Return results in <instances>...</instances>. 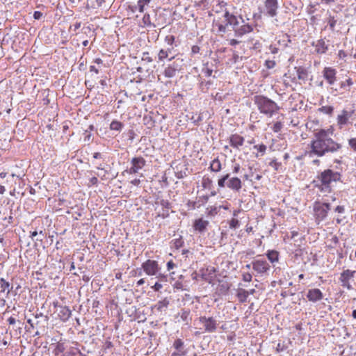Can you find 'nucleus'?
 <instances>
[{"mask_svg": "<svg viewBox=\"0 0 356 356\" xmlns=\"http://www.w3.org/2000/svg\"><path fill=\"white\" fill-rule=\"evenodd\" d=\"M223 16L225 24H222L218 22L213 23V26L217 27V32L218 34L222 35L225 33L227 26H231L232 27L234 35L238 38H241L244 35L251 33L254 29L253 24L246 22L241 16H235L227 11L224 13Z\"/></svg>", "mask_w": 356, "mask_h": 356, "instance_id": "obj_2", "label": "nucleus"}, {"mask_svg": "<svg viewBox=\"0 0 356 356\" xmlns=\"http://www.w3.org/2000/svg\"><path fill=\"white\" fill-rule=\"evenodd\" d=\"M353 84L351 79H348L345 82L341 83V88H345L346 86H351Z\"/></svg>", "mask_w": 356, "mask_h": 356, "instance_id": "obj_47", "label": "nucleus"}, {"mask_svg": "<svg viewBox=\"0 0 356 356\" xmlns=\"http://www.w3.org/2000/svg\"><path fill=\"white\" fill-rule=\"evenodd\" d=\"M265 65L267 68L271 69L275 67V62L274 60H266Z\"/></svg>", "mask_w": 356, "mask_h": 356, "instance_id": "obj_46", "label": "nucleus"}, {"mask_svg": "<svg viewBox=\"0 0 356 356\" xmlns=\"http://www.w3.org/2000/svg\"><path fill=\"white\" fill-rule=\"evenodd\" d=\"M208 225V220H203L202 218H199L195 220L193 227L196 231L202 232L206 229Z\"/></svg>", "mask_w": 356, "mask_h": 356, "instance_id": "obj_19", "label": "nucleus"}, {"mask_svg": "<svg viewBox=\"0 0 356 356\" xmlns=\"http://www.w3.org/2000/svg\"><path fill=\"white\" fill-rule=\"evenodd\" d=\"M238 297L241 302H244L246 301V300L248 297V292H246V290H241L238 293Z\"/></svg>", "mask_w": 356, "mask_h": 356, "instance_id": "obj_38", "label": "nucleus"}, {"mask_svg": "<svg viewBox=\"0 0 356 356\" xmlns=\"http://www.w3.org/2000/svg\"><path fill=\"white\" fill-rule=\"evenodd\" d=\"M174 47H168L165 49H161L158 54V59L159 61L163 60L165 58H168L172 54Z\"/></svg>", "mask_w": 356, "mask_h": 356, "instance_id": "obj_20", "label": "nucleus"}, {"mask_svg": "<svg viewBox=\"0 0 356 356\" xmlns=\"http://www.w3.org/2000/svg\"><path fill=\"white\" fill-rule=\"evenodd\" d=\"M65 350V347L63 343L58 342L55 348L54 353L56 355H59L63 353Z\"/></svg>", "mask_w": 356, "mask_h": 356, "instance_id": "obj_35", "label": "nucleus"}, {"mask_svg": "<svg viewBox=\"0 0 356 356\" xmlns=\"http://www.w3.org/2000/svg\"><path fill=\"white\" fill-rule=\"evenodd\" d=\"M175 264L173 263L172 261H169L168 263H167V269L168 270L172 269L174 267H175Z\"/></svg>", "mask_w": 356, "mask_h": 356, "instance_id": "obj_58", "label": "nucleus"}, {"mask_svg": "<svg viewBox=\"0 0 356 356\" xmlns=\"http://www.w3.org/2000/svg\"><path fill=\"white\" fill-rule=\"evenodd\" d=\"M199 321L203 324L205 332L210 333L216 332L218 323L213 317L200 316Z\"/></svg>", "mask_w": 356, "mask_h": 356, "instance_id": "obj_10", "label": "nucleus"}, {"mask_svg": "<svg viewBox=\"0 0 356 356\" xmlns=\"http://www.w3.org/2000/svg\"><path fill=\"white\" fill-rule=\"evenodd\" d=\"M72 312L67 307H60L58 316L63 322L67 321L71 316Z\"/></svg>", "mask_w": 356, "mask_h": 356, "instance_id": "obj_21", "label": "nucleus"}, {"mask_svg": "<svg viewBox=\"0 0 356 356\" xmlns=\"http://www.w3.org/2000/svg\"><path fill=\"white\" fill-rule=\"evenodd\" d=\"M253 102L259 113L267 118H272L280 110V106L275 101L263 95H254Z\"/></svg>", "mask_w": 356, "mask_h": 356, "instance_id": "obj_4", "label": "nucleus"}, {"mask_svg": "<svg viewBox=\"0 0 356 356\" xmlns=\"http://www.w3.org/2000/svg\"><path fill=\"white\" fill-rule=\"evenodd\" d=\"M81 22H76L74 25H73V29H74V31H76L78 30L80 27H81Z\"/></svg>", "mask_w": 356, "mask_h": 356, "instance_id": "obj_61", "label": "nucleus"}, {"mask_svg": "<svg viewBox=\"0 0 356 356\" xmlns=\"http://www.w3.org/2000/svg\"><path fill=\"white\" fill-rule=\"evenodd\" d=\"M163 286L161 283L159 282H156L154 284V286H152L151 288L154 291H160L161 289H162Z\"/></svg>", "mask_w": 356, "mask_h": 356, "instance_id": "obj_49", "label": "nucleus"}, {"mask_svg": "<svg viewBox=\"0 0 356 356\" xmlns=\"http://www.w3.org/2000/svg\"><path fill=\"white\" fill-rule=\"evenodd\" d=\"M208 214L210 216L216 215L219 212V208L218 207H211L207 208Z\"/></svg>", "mask_w": 356, "mask_h": 356, "instance_id": "obj_41", "label": "nucleus"}, {"mask_svg": "<svg viewBox=\"0 0 356 356\" xmlns=\"http://www.w3.org/2000/svg\"><path fill=\"white\" fill-rule=\"evenodd\" d=\"M211 183V180L209 178H203L202 186L204 188H207Z\"/></svg>", "mask_w": 356, "mask_h": 356, "instance_id": "obj_50", "label": "nucleus"}, {"mask_svg": "<svg viewBox=\"0 0 356 356\" xmlns=\"http://www.w3.org/2000/svg\"><path fill=\"white\" fill-rule=\"evenodd\" d=\"M131 184L134 185V186H138L140 183V180L138 179H134V180H132L131 181Z\"/></svg>", "mask_w": 356, "mask_h": 356, "instance_id": "obj_63", "label": "nucleus"}, {"mask_svg": "<svg viewBox=\"0 0 356 356\" xmlns=\"http://www.w3.org/2000/svg\"><path fill=\"white\" fill-rule=\"evenodd\" d=\"M164 41L168 47H174L173 44L175 41V37L172 35H166Z\"/></svg>", "mask_w": 356, "mask_h": 356, "instance_id": "obj_36", "label": "nucleus"}, {"mask_svg": "<svg viewBox=\"0 0 356 356\" xmlns=\"http://www.w3.org/2000/svg\"><path fill=\"white\" fill-rule=\"evenodd\" d=\"M142 268L148 276H155L161 280L166 279V275L160 272L161 268L156 261L147 259L146 261L143 263Z\"/></svg>", "mask_w": 356, "mask_h": 356, "instance_id": "obj_5", "label": "nucleus"}, {"mask_svg": "<svg viewBox=\"0 0 356 356\" xmlns=\"http://www.w3.org/2000/svg\"><path fill=\"white\" fill-rule=\"evenodd\" d=\"M243 280L244 282H251L252 276L250 273H244L243 275Z\"/></svg>", "mask_w": 356, "mask_h": 356, "instance_id": "obj_44", "label": "nucleus"}, {"mask_svg": "<svg viewBox=\"0 0 356 356\" xmlns=\"http://www.w3.org/2000/svg\"><path fill=\"white\" fill-rule=\"evenodd\" d=\"M229 225L230 229H236L239 226V221L238 219L234 218L230 220Z\"/></svg>", "mask_w": 356, "mask_h": 356, "instance_id": "obj_40", "label": "nucleus"}, {"mask_svg": "<svg viewBox=\"0 0 356 356\" xmlns=\"http://www.w3.org/2000/svg\"><path fill=\"white\" fill-rule=\"evenodd\" d=\"M307 298L309 301L316 302L323 298V294L320 289H312L308 291Z\"/></svg>", "mask_w": 356, "mask_h": 356, "instance_id": "obj_15", "label": "nucleus"}, {"mask_svg": "<svg viewBox=\"0 0 356 356\" xmlns=\"http://www.w3.org/2000/svg\"><path fill=\"white\" fill-rule=\"evenodd\" d=\"M151 1L152 0H138L137 5L136 6V9H137L140 13H143L145 6H147Z\"/></svg>", "mask_w": 356, "mask_h": 356, "instance_id": "obj_30", "label": "nucleus"}, {"mask_svg": "<svg viewBox=\"0 0 356 356\" xmlns=\"http://www.w3.org/2000/svg\"><path fill=\"white\" fill-rule=\"evenodd\" d=\"M202 72L206 76H211L212 74L213 70L207 67V68L203 69Z\"/></svg>", "mask_w": 356, "mask_h": 356, "instance_id": "obj_52", "label": "nucleus"}, {"mask_svg": "<svg viewBox=\"0 0 356 356\" xmlns=\"http://www.w3.org/2000/svg\"><path fill=\"white\" fill-rule=\"evenodd\" d=\"M105 0H95V3L97 7H100L102 6L103 3H104Z\"/></svg>", "mask_w": 356, "mask_h": 356, "instance_id": "obj_64", "label": "nucleus"}, {"mask_svg": "<svg viewBox=\"0 0 356 356\" xmlns=\"http://www.w3.org/2000/svg\"><path fill=\"white\" fill-rule=\"evenodd\" d=\"M169 303H170V301L168 299V298H165L163 300H159L156 303L155 307L157 309V310L162 312V311L165 310L168 308Z\"/></svg>", "mask_w": 356, "mask_h": 356, "instance_id": "obj_24", "label": "nucleus"}, {"mask_svg": "<svg viewBox=\"0 0 356 356\" xmlns=\"http://www.w3.org/2000/svg\"><path fill=\"white\" fill-rule=\"evenodd\" d=\"M330 210L329 203H316L314 206V218L317 224L324 220Z\"/></svg>", "mask_w": 356, "mask_h": 356, "instance_id": "obj_6", "label": "nucleus"}, {"mask_svg": "<svg viewBox=\"0 0 356 356\" xmlns=\"http://www.w3.org/2000/svg\"><path fill=\"white\" fill-rule=\"evenodd\" d=\"M327 50V46L325 42L323 40H318L316 44V51L318 54H324Z\"/></svg>", "mask_w": 356, "mask_h": 356, "instance_id": "obj_22", "label": "nucleus"}, {"mask_svg": "<svg viewBox=\"0 0 356 356\" xmlns=\"http://www.w3.org/2000/svg\"><path fill=\"white\" fill-rule=\"evenodd\" d=\"M189 315V312L188 311H183L181 314V318L182 320L184 321H186L187 317Z\"/></svg>", "mask_w": 356, "mask_h": 356, "instance_id": "obj_56", "label": "nucleus"}, {"mask_svg": "<svg viewBox=\"0 0 356 356\" xmlns=\"http://www.w3.org/2000/svg\"><path fill=\"white\" fill-rule=\"evenodd\" d=\"M172 346L175 350H186L184 341L180 339H176L174 341Z\"/></svg>", "mask_w": 356, "mask_h": 356, "instance_id": "obj_32", "label": "nucleus"}, {"mask_svg": "<svg viewBox=\"0 0 356 356\" xmlns=\"http://www.w3.org/2000/svg\"><path fill=\"white\" fill-rule=\"evenodd\" d=\"M337 24V19H334V17H330L328 20V24L330 27V29L334 30V28Z\"/></svg>", "mask_w": 356, "mask_h": 356, "instance_id": "obj_43", "label": "nucleus"}, {"mask_svg": "<svg viewBox=\"0 0 356 356\" xmlns=\"http://www.w3.org/2000/svg\"><path fill=\"white\" fill-rule=\"evenodd\" d=\"M42 14L40 11H35L33 13V17L35 19H39L42 17Z\"/></svg>", "mask_w": 356, "mask_h": 356, "instance_id": "obj_57", "label": "nucleus"}, {"mask_svg": "<svg viewBox=\"0 0 356 356\" xmlns=\"http://www.w3.org/2000/svg\"><path fill=\"white\" fill-rule=\"evenodd\" d=\"M226 186L234 191H239L242 188V183L238 177H229Z\"/></svg>", "mask_w": 356, "mask_h": 356, "instance_id": "obj_16", "label": "nucleus"}, {"mask_svg": "<svg viewBox=\"0 0 356 356\" xmlns=\"http://www.w3.org/2000/svg\"><path fill=\"white\" fill-rule=\"evenodd\" d=\"M200 47L197 45H193L191 48V52L193 54H196L200 51Z\"/></svg>", "mask_w": 356, "mask_h": 356, "instance_id": "obj_55", "label": "nucleus"}, {"mask_svg": "<svg viewBox=\"0 0 356 356\" xmlns=\"http://www.w3.org/2000/svg\"><path fill=\"white\" fill-rule=\"evenodd\" d=\"M209 168L212 172H218L220 171V170L222 168L221 163L218 158L214 159L211 161Z\"/></svg>", "mask_w": 356, "mask_h": 356, "instance_id": "obj_27", "label": "nucleus"}, {"mask_svg": "<svg viewBox=\"0 0 356 356\" xmlns=\"http://www.w3.org/2000/svg\"><path fill=\"white\" fill-rule=\"evenodd\" d=\"M334 130L328 129H316L310 143V154L318 157L334 154L339 152L342 145L332 138Z\"/></svg>", "mask_w": 356, "mask_h": 356, "instance_id": "obj_1", "label": "nucleus"}, {"mask_svg": "<svg viewBox=\"0 0 356 356\" xmlns=\"http://www.w3.org/2000/svg\"><path fill=\"white\" fill-rule=\"evenodd\" d=\"M269 165L271 166L275 170H278L281 166V163L277 162L275 159H273L269 163Z\"/></svg>", "mask_w": 356, "mask_h": 356, "instance_id": "obj_42", "label": "nucleus"}, {"mask_svg": "<svg viewBox=\"0 0 356 356\" xmlns=\"http://www.w3.org/2000/svg\"><path fill=\"white\" fill-rule=\"evenodd\" d=\"M348 143L351 148L356 151V138L350 139Z\"/></svg>", "mask_w": 356, "mask_h": 356, "instance_id": "obj_48", "label": "nucleus"}, {"mask_svg": "<svg viewBox=\"0 0 356 356\" xmlns=\"http://www.w3.org/2000/svg\"><path fill=\"white\" fill-rule=\"evenodd\" d=\"M143 60H145V61H147L148 63L152 62V58L149 56V54L148 53H145L143 54Z\"/></svg>", "mask_w": 356, "mask_h": 356, "instance_id": "obj_54", "label": "nucleus"}, {"mask_svg": "<svg viewBox=\"0 0 356 356\" xmlns=\"http://www.w3.org/2000/svg\"><path fill=\"white\" fill-rule=\"evenodd\" d=\"M296 72L298 79L302 81H306L307 79L308 73L307 70L305 68L302 67H298L296 70Z\"/></svg>", "mask_w": 356, "mask_h": 356, "instance_id": "obj_26", "label": "nucleus"}, {"mask_svg": "<svg viewBox=\"0 0 356 356\" xmlns=\"http://www.w3.org/2000/svg\"><path fill=\"white\" fill-rule=\"evenodd\" d=\"M124 127V124L118 120H113L109 126V129L111 131H121L122 128Z\"/></svg>", "mask_w": 356, "mask_h": 356, "instance_id": "obj_25", "label": "nucleus"}, {"mask_svg": "<svg viewBox=\"0 0 356 356\" xmlns=\"http://www.w3.org/2000/svg\"><path fill=\"white\" fill-rule=\"evenodd\" d=\"M337 71L335 69L330 67H325L323 71L324 79L327 81L329 85H333L336 80Z\"/></svg>", "mask_w": 356, "mask_h": 356, "instance_id": "obj_13", "label": "nucleus"}, {"mask_svg": "<svg viewBox=\"0 0 356 356\" xmlns=\"http://www.w3.org/2000/svg\"><path fill=\"white\" fill-rule=\"evenodd\" d=\"M283 127L284 124L281 121H277L271 127V129L275 133H279L282 129Z\"/></svg>", "mask_w": 356, "mask_h": 356, "instance_id": "obj_33", "label": "nucleus"}, {"mask_svg": "<svg viewBox=\"0 0 356 356\" xmlns=\"http://www.w3.org/2000/svg\"><path fill=\"white\" fill-rule=\"evenodd\" d=\"M253 148L257 151V152L255 154V156L257 158L263 156L266 154L267 149V147L264 144L255 145Z\"/></svg>", "mask_w": 356, "mask_h": 356, "instance_id": "obj_23", "label": "nucleus"}, {"mask_svg": "<svg viewBox=\"0 0 356 356\" xmlns=\"http://www.w3.org/2000/svg\"><path fill=\"white\" fill-rule=\"evenodd\" d=\"M270 49L272 54H277L278 52V49L273 45L270 46Z\"/></svg>", "mask_w": 356, "mask_h": 356, "instance_id": "obj_62", "label": "nucleus"}, {"mask_svg": "<svg viewBox=\"0 0 356 356\" xmlns=\"http://www.w3.org/2000/svg\"><path fill=\"white\" fill-rule=\"evenodd\" d=\"M179 65L176 63L175 62L168 65L166 67H165L163 74L166 78H173L176 76L177 72H178L179 69Z\"/></svg>", "mask_w": 356, "mask_h": 356, "instance_id": "obj_14", "label": "nucleus"}, {"mask_svg": "<svg viewBox=\"0 0 356 356\" xmlns=\"http://www.w3.org/2000/svg\"><path fill=\"white\" fill-rule=\"evenodd\" d=\"M266 256L268 260L273 264L278 261L279 254L275 250H268L266 253Z\"/></svg>", "mask_w": 356, "mask_h": 356, "instance_id": "obj_28", "label": "nucleus"}, {"mask_svg": "<svg viewBox=\"0 0 356 356\" xmlns=\"http://www.w3.org/2000/svg\"><path fill=\"white\" fill-rule=\"evenodd\" d=\"M252 264L253 270L259 275H264L270 269V264L264 259H256L252 262Z\"/></svg>", "mask_w": 356, "mask_h": 356, "instance_id": "obj_9", "label": "nucleus"}, {"mask_svg": "<svg viewBox=\"0 0 356 356\" xmlns=\"http://www.w3.org/2000/svg\"><path fill=\"white\" fill-rule=\"evenodd\" d=\"M318 111L326 115H331L334 111V107L332 106H323L319 108Z\"/></svg>", "mask_w": 356, "mask_h": 356, "instance_id": "obj_31", "label": "nucleus"}, {"mask_svg": "<svg viewBox=\"0 0 356 356\" xmlns=\"http://www.w3.org/2000/svg\"><path fill=\"white\" fill-rule=\"evenodd\" d=\"M131 168L127 172L129 174H136L145 166V160L143 157H134L131 159Z\"/></svg>", "mask_w": 356, "mask_h": 356, "instance_id": "obj_12", "label": "nucleus"}, {"mask_svg": "<svg viewBox=\"0 0 356 356\" xmlns=\"http://www.w3.org/2000/svg\"><path fill=\"white\" fill-rule=\"evenodd\" d=\"M229 177V174H227L218 179V186L219 188H224L226 186V183Z\"/></svg>", "mask_w": 356, "mask_h": 356, "instance_id": "obj_34", "label": "nucleus"}, {"mask_svg": "<svg viewBox=\"0 0 356 356\" xmlns=\"http://www.w3.org/2000/svg\"><path fill=\"white\" fill-rule=\"evenodd\" d=\"M341 174L332 169H325L321 172L316 179L318 184L316 186L319 191L324 193H330L337 182H342Z\"/></svg>", "mask_w": 356, "mask_h": 356, "instance_id": "obj_3", "label": "nucleus"}, {"mask_svg": "<svg viewBox=\"0 0 356 356\" xmlns=\"http://www.w3.org/2000/svg\"><path fill=\"white\" fill-rule=\"evenodd\" d=\"M8 321L10 325H14L15 323H16V319L15 318L13 317V316H10L8 319Z\"/></svg>", "mask_w": 356, "mask_h": 356, "instance_id": "obj_60", "label": "nucleus"}, {"mask_svg": "<svg viewBox=\"0 0 356 356\" xmlns=\"http://www.w3.org/2000/svg\"><path fill=\"white\" fill-rule=\"evenodd\" d=\"M278 3L277 0H266L264 14L268 17H274L277 14Z\"/></svg>", "mask_w": 356, "mask_h": 356, "instance_id": "obj_11", "label": "nucleus"}, {"mask_svg": "<svg viewBox=\"0 0 356 356\" xmlns=\"http://www.w3.org/2000/svg\"><path fill=\"white\" fill-rule=\"evenodd\" d=\"M243 143L244 138L238 134H233L229 138L230 145L238 149L243 146Z\"/></svg>", "mask_w": 356, "mask_h": 356, "instance_id": "obj_17", "label": "nucleus"}, {"mask_svg": "<svg viewBox=\"0 0 356 356\" xmlns=\"http://www.w3.org/2000/svg\"><path fill=\"white\" fill-rule=\"evenodd\" d=\"M291 42L290 36L288 34H283L280 36V39L278 40V43L283 46L284 47H288L289 44Z\"/></svg>", "mask_w": 356, "mask_h": 356, "instance_id": "obj_29", "label": "nucleus"}, {"mask_svg": "<svg viewBox=\"0 0 356 356\" xmlns=\"http://www.w3.org/2000/svg\"><path fill=\"white\" fill-rule=\"evenodd\" d=\"M337 56L339 58L343 59L347 56V54L343 50H339Z\"/></svg>", "mask_w": 356, "mask_h": 356, "instance_id": "obj_53", "label": "nucleus"}, {"mask_svg": "<svg viewBox=\"0 0 356 356\" xmlns=\"http://www.w3.org/2000/svg\"><path fill=\"white\" fill-rule=\"evenodd\" d=\"M142 20H143V23L145 26H153V27H155V25H154V24H152L151 23L150 16H149V14H145Z\"/></svg>", "mask_w": 356, "mask_h": 356, "instance_id": "obj_37", "label": "nucleus"}, {"mask_svg": "<svg viewBox=\"0 0 356 356\" xmlns=\"http://www.w3.org/2000/svg\"><path fill=\"white\" fill-rule=\"evenodd\" d=\"M356 271L351 270L349 269L343 270L339 277V282L343 287L346 288L348 290L353 289L352 285L350 284V280L355 277Z\"/></svg>", "mask_w": 356, "mask_h": 356, "instance_id": "obj_8", "label": "nucleus"}, {"mask_svg": "<svg viewBox=\"0 0 356 356\" xmlns=\"http://www.w3.org/2000/svg\"><path fill=\"white\" fill-rule=\"evenodd\" d=\"M183 241L182 239L180 238H177L174 241V245H175V247L178 249L179 248H181L183 245Z\"/></svg>", "mask_w": 356, "mask_h": 356, "instance_id": "obj_45", "label": "nucleus"}, {"mask_svg": "<svg viewBox=\"0 0 356 356\" xmlns=\"http://www.w3.org/2000/svg\"><path fill=\"white\" fill-rule=\"evenodd\" d=\"M334 211L339 213H343L345 212V207L344 206L339 205L335 208Z\"/></svg>", "mask_w": 356, "mask_h": 356, "instance_id": "obj_51", "label": "nucleus"}, {"mask_svg": "<svg viewBox=\"0 0 356 356\" xmlns=\"http://www.w3.org/2000/svg\"><path fill=\"white\" fill-rule=\"evenodd\" d=\"M0 288L1 293H5L6 296L8 297L13 290V286L8 282H7L4 278H0Z\"/></svg>", "mask_w": 356, "mask_h": 356, "instance_id": "obj_18", "label": "nucleus"}, {"mask_svg": "<svg viewBox=\"0 0 356 356\" xmlns=\"http://www.w3.org/2000/svg\"><path fill=\"white\" fill-rule=\"evenodd\" d=\"M355 113L354 110L343 109L337 118V124L339 129H341L348 124H352L354 120L352 117Z\"/></svg>", "mask_w": 356, "mask_h": 356, "instance_id": "obj_7", "label": "nucleus"}, {"mask_svg": "<svg viewBox=\"0 0 356 356\" xmlns=\"http://www.w3.org/2000/svg\"><path fill=\"white\" fill-rule=\"evenodd\" d=\"M187 353V350H175L170 356H185Z\"/></svg>", "mask_w": 356, "mask_h": 356, "instance_id": "obj_39", "label": "nucleus"}, {"mask_svg": "<svg viewBox=\"0 0 356 356\" xmlns=\"http://www.w3.org/2000/svg\"><path fill=\"white\" fill-rule=\"evenodd\" d=\"M240 42L236 39H231L229 41V44L231 45V46H236V44H238Z\"/></svg>", "mask_w": 356, "mask_h": 356, "instance_id": "obj_59", "label": "nucleus"}]
</instances>
